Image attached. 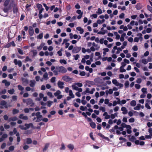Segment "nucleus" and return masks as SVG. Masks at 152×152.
I'll return each mask as SVG.
<instances>
[{
	"label": "nucleus",
	"mask_w": 152,
	"mask_h": 152,
	"mask_svg": "<svg viewBox=\"0 0 152 152\" xmlns=\"http://www.w3.org/2000/svg\"><path fill=\"white\" fill-rule=\"evenodd\" d=\"M66 72L67 70L65 67L63 66H60L56 67L55 70L53 71V72L55 75H57L58 72L64 73Z\"/></svg>",
	"instance_id": "f257e3e1"
},
{
	"label": "nucleus",
	"mask_w": 152,
	"mask_h": 152,
	"mask_svg": "<svg viewBox=\"0 0 152 152\" xmlns=\"http://www.w3.org/2000/svg\"><path fill=\"white\" fill-rule=\"evenodd\" d=\"M112 83L115 86L118 87V88H121L123 87V85L121 83H119L116 80L114 79L112 80Z\"/></svg>",
	"instance_id": "f03ea898"
},
{
	"label": "nucleus",
	"mask_w": 152,
	"mask_h": 152,
	"mask_svg": "<svg viewBox=\"0 0 152 152\" xmlns=\"http://www.w3.org/2000/svg\"><path fill=\"white\" fill-rule=\"evenodd\" d=\"M35 115L37 117V120L36 121V122H39L42 120V115L40 114V112H37L35 114Z\"/></svg>",
	"instance_id": "7ed1b4c3"
},
{
	"label": "nucleus",
	"mask_w": 152,
	"mask_h": 152,
	"mask_svg": "<svg viewBox=\"0 0 152 152\" xmlns=\"http://www.w3.org/2000/svg\"><path fill=\"white\" fill-rule=\"evenodd\" d=\"M61 93V91L59 90L57 91L56 92L54 93V95L55 96L57 97V98L58 99H60L63 97L61 95H60Z\"/></svg>",
	"instance_id": "20e7f679"
},
{
	"label": "nucleus",
	"mask_w": 152,
	"mask_h": 152,
	"mask_svg": "<svg viewBox=\"0 0 152 152\" xmlns=\"http://www.w3.org/2000/svg\"><path fill=\"white\" fill-rule=\"evenodd\" d=\"M62 78L63 80L66 82L71 81L73 79L72 78H70L67 75L63 76Z\"/></svg>",
	"instance_id": "39448f33"
},
{
	"label": "nucleus",
	"mask_w": 152,
	"mask_h": 152,
	"mask_svg": "<svg viewBox=\"0 0 152 152\" xmlns=\"http://www.w3.org/2000/svg\"><path fill=\"white\" fill-rule=\"evenodd\" d=\"M81 47H74L72 50V52L73 53H75L79 52L81 50Z\"/></svg>",
	"instance_id": "423d86ee"
},
{
	"label": "nucleus",
	"mask_w": 152,
	"mask_h": 152,
	"mask_svg": "<svg viewBox=\"0 0 152 152\" xmlns=\"http://www.w3.org/2000/svg\"><path fill=\"white\" fill-rule=\"evenodd\" d=\"M116 99L117 100V101H114L113 102V106H115L117 104L121 105V101L120 99L118 97L116 98Z\"/></svg>",
	"instance_id": "0eeeda50"
},
{
	"label": "nucleus",
	"mask_w": 152,
	"mask_h": 152,
	"mask_svg": "<svg viewBox=\"0 0 152 152\" xmlns=\"http://www.w3.org/2000/svg\"><path fill=\"white\" fill-rule=\"evenodd\" d=\"M14 63L16 65H18V66L20 67L21 66L22 63V62L20 60L18 61L17 59H15L14 60Z\"/></svg>",
	"instance_id": "6e6552de"
},
{
	"label": "nucleus",
	"mask_w": 152,
	"mask_h": 152,
	"mask_svg": "<svg viewBox=\"0 0 152 152\" xmlns=\"http://www.w3.org/2000/svg\"><path fill=\"white\" fill-rule=\"evenodd\" d=\"M28 33L30 36H32L34 34V30L33 27L29 26L28 27Z\"/></svg>",
	"instance_id": "1a4fd4ad"
},
{
	"label": "nucleus",
	"mask_w": 152,
	"mask_h": 152,
	"mask_svg": "<svg viewBox=\"0 0 152 152\" xmlns=\"http://www.w3.org/2000/svg\"><path fill=\"white\" fill-rule=\"evenodd\" d=\"M95 90L94 88H92L91 91L90 90V89L88 88H86V92L87 93H88L91 94H93L94 91H95Z\"/></svg>",
	"instance_id": "9d476101"
},
{
	"label": "nucleus",
	"mask_w": 152,
	"mask_h": 152,
	"mask_svg": "<svg viewBox=\"0 0 152 152\" xmlns=\"http://www.w3.org/2000/svg\"><path fill=\"white\" fill-rule=\"evenodd\" d=\"M58 86L60 88L63 89L64 88V83L63 82L59 81L57 83Z\"/></svg>",
	"instance_id": "9b49d317"
},
{
	"label": "nucleus",
	"mask_w": 152,
	"mask_h": 152,
	"mask_svg": "<svg viewBox=\"0 0 152 152\" xmlns=\"http://www.w3.org/2000/svg\"><path fill=\"white\" fill-rule=\"evenodd\" d=\"M121 110L122 111V113L123 114H127L128 113V111L126 108L125 107H122L121 108Z\"/></svg>",
	"instance_id": "f8f14e48"
},
{
	"label": "nucleus",
	"mask_w": 152,
	"mask_h": 152,
	"mask_svg": "<svg viewBox=\"0 0 152 152\" xmlns=\"http://www.w3.org/2000/svg\"><path fill=\"white\" fill-rule=\"evenodd\" d=\"M2 83H4L5 84V86H9L10 84V82L6 80H3L2 81Z\"/></svg>",
	"instance_id": "ddd939ff"
},
{
	"label": "nucleus",
	"mask_w": 152,
	"mask_h": 152,
	"mask_svg": "<svg viewBox=\"0 0 152 152\" xmlns=\"http://www.w3.org/2000/svg\"><path fill=\"white\" fill-rule=\"evenodd\" d=\"M19 118L20 119L26 120L28 119V117L26 115L24 116L23 114H20L19 115Z\"/></svg>",
	"instance_id": "4468645a"
},
{
	"label": "nucleus",
	"mask_w": 152,
	"mask_h": 152,
	"mask_svg": "<svg viewBox=\"0 0 152 152\" xmlns=\"http://www.w3.org/2000/svg\"><path fill=\"white\" fill-rule=\"evenodd\" d=\"M103 115L104 116V118L108 119L110 118V115L108 114L107 112H104L103 114Z\"/></svg>",
	"instance_id": "2eb2a0df"
},
{
	"label": "nucleus",
	"mask_w": 152,
	"mask_h": 152,
	"mask_svg": "<svg viewBox=\"0 0 152 152\" xmlns=\"http://www.w3.org/2000/svg\"><path fill=\"white\" fill-rule=\"evenodd\" d=\"M22 82L23 85L24 86H26L28 83V80L26 78H22Z\"/></svg>",
	"instance_id": "dca6fc26"
},
{
	"label": "nucleus",
	"mask_w": 152,
	"mask_h": 152,
	"mask_svg": "<svg viewBox=\"0 0 152 152\" xmlns=\"http://www.w3.org/2000/svg\"><path fill=\"white\" fill-rule=\"evenodd\" d=\"M13 11V13L15 14L18 12V7L17 5L15 4H14V5Z\"/></svg>",
	"instance_id": "f3484780"
},
{
	"label": "nucleus",
	"mask_w": 152,
	"mask_h": 152,
	"mask_svg": "<svg viewBox=\"0 0 152 152\" xmlns=\"http://www.w3.org/2000/svg\"><path fill=\"white\" fill-rule=\"evenodd\" d=\"M45 45V43L44 42L42 43L39 45V46H38L37 47V48L39 50H41L42 48Z\"/></svg>",
	"instance_id": "a211bd4d"
},
{
	"label": "nucleus",
	"mask_w": 152,
	"mask_h": 152,
	"mask_svg": "<svg viewBox=\"0 0 152 152\" xmlns=\"http://www.w3.org/2000/svg\"><path fill=\"white\" fill-rule=\"evenodd\" d=\"M30 83L29 84V85L31 87H34L35 84L36 83V81L34 80H31L30 81Z\"/></svg>",
	"instance_id": "6ab92c4d"
},
{
	"label": "nucleus",
	"mask_w": 152,
	"mask_h": 152,
	"mask_svg": "<svg viewBox=\"0 0 152 152\" xmlns=\"http://www.w3.org/2000/svg\"><path fill=\"white\" fill-rule=\"evenodd\" d=\"M141 108V104H138L137 105L134 107V109L136 110H140Z\"/></svg>",
	"instance_id": "aec40b11"
},
{
	"label": "nucleus",
	"mask_w": 152,
	"mask_h": 152,
	"mask_svg": "<svg viewBox=\"0 0 152 152\" xmlns=\"http://www.w3.org/2000/svg\"><path fill=\"white\" fill-rule=\"evenodd\" d=\"M23 101L24 102H26L27 103V104H29L32 102V100L31 99H26L23 100Z\"/></svg>",
	"instance_id": "412c9836"
},
{
	"label": "nucleus",
	"mask_w": 152,
	"mask_h": 152,
	"mask_svg": "<svg viewBox=\"0 0 152 152\" xmlns=\"http://www.w3.org/2000/svg\"><path fill=\"white\" fill-rule=\"evenodd\" d=\"M44 96V94L42 93H40L39 94V98H37L36 99V100L40 101L41 99L43 98Z\"/></svg>",
	"instance_id": "4be33fe9"
},
{
	"label": "nucleus",
	"mask_w": 152,
	"mask_h": 152,
	"mask_svg": "<svg viewBox=\"0 0 152 152\" xmlns=\"http://www.w3.org/2000/svg\"><path fill=\"white\" fill-rule=\"evenodd\" d=\"M69 96L71 97L72 98H75V96L73 94L72 91V90H69Z\"/></svg>",
	"instance_id": "5701e85b"
},
{
	"label": "nucleus",
	"mask_w": 152,
	"mask_h": 152,
	"mask_svg": "<svg viewBox=\"0 0 152 152\" xmlns=\"http://www.w3.org/2000/svg\"><path fill=\"white\" fill-rule=\"evenodd\" d=\"M76 29L80 31V34H82L84 32V30L80 27H77L76 28Z\"/></svg>",
	"instance_id": "b1692460"
},
{
	"label": "nucleus",
	"mask_w": 152,
	"mask_h": 152,
	"mask_svg": "<svg viewBox=\"0 0 152 152\" xmlns=\"http://www.w3.org/2000/svg\"><path fill=\"white\" fill-rule=\"evenodd\" d=\"M85 69L88 71H89L90 73H92L93 72V69L92 68H90L88 66H87L85 67Z\"/></svg>",
	"instance_id": "393cba45"
},
{
	"label": "nucleus",
	"mask_w": 152,
	"mask_h": 152,
	"mask_svg": "<svg viewBox=\"0 0 152 152\" xmlns=\"http://www.w3.org/2000/svg\"><path fill=\"white\" fill-rule=\"evenodd\" d=\"M130 105L132 107H134L136 105V102L134 100L131 101L130 103Z\"/></svg>",
	"instance_id": "a878e982"
},
{
	"label": "nucleus",
	"mask_w": 152,
	"mask_h": 152,
	"mask_svg": "<svg viewBox=\"0 0 152 152\" xmlns=\"http://www.w3.org/2000/svg\"><path fill=\"white\" fill-rule=\"evenodd\" d=\"M106 94H112L113 92V90L112 89H110L106 91Z\"/></svg>",
	"instance_id": "bb28decb"
},
{
	"label": "nucleus",
	"mask_w": 152,
	"mask_h": 152,
	"mask_svg": "<svg viewBox=\"0 0 152 152\" xmlns=\"http://www.w3.org/2000/svg\"><path fill=\"white\" fill-rule=\"evenodd\" d=\"M17 120L16 117H14L10 118L8 119V122H10L11 121H15Z\"/></svg>",
	"instance_id": "cd10ccee"
},
{
	"label": "nucleus",
	"mask_w": 152,
	"mask_h": 152,
	"mask_svg": "<svg viewBox=\"0 0 152 152\" xmlns=\"http://www.w3.org/2000/svg\"><path fill=\"white\" fill-rule=\"evenodd\" d=\"M103 54L104 55L103 56H104V55H106V53L109 52V49L108 48H104L103 49Z\"/></svg>",
	"instance_id": "c85d7f7f"
},
{
	"label": "nucleus",
	"mask_w": 152,
	"mask_h": 152,
	"mask_svg": "<svg viewBox=\"0 0 152 152\" xmlns=\"http://www.w3.org/2000/svg\"><path fill=\"white\" fill-rule=\"evenodd\" d=\"M96 13L98 15H100L102 13V9L100 8L97 9V10L96 12Z\"/></svg>",
	"instance_id": "c756f323"
},
{
	"label": "nucleus",
	"mask_w": 152,
	"mask_h": 152,
	"mask_svg": "<svg viewBox=\"0 0 152 152\" xmlns=\"http://www.w3.org/2000/svg\"><path fill=\"white\" fill-rule=\"evenodd\" d=\"M72 86L73 89L76 91H77L79 88L78 87L77 85H76L75 83L73 85H72Z\"/></svg>",
	"instance_id": "7c9ffc66"
},
{
	"label": "nucleus",
	"mask_w": 152,
	"mask_h": 152,
	"mask_svg": "<svg viewBox=\"0 0 152 152\" xmlns=\"http://www.w3.org/2000/svg\"><path fill=\"white\" fill-rule=\"evenodd\" d=\"M37 8H38L39 10H43V9H44V8L42 7V5L40 4H37Z\"/></svg>",
	"instance_id": "2f4dec72"
},
{
	"label": "nucleus",
	"mask_w": 152,
	"mask_h": 152,
	"mask_svg": "<svg viewBox=\"0 0 152 152\" xmlns=\"http://www.w3.org/2000/svg\"><path fill=\"white\" fill-rule=\"evenodd\" d=\"M67 147L71 151L74 148V145L71 144H69L67 146Z\"/></svg>",
	"instance_id": "473e14b6"
},
{
	"label": "nucleus",
	"mask_w": 152,
	"mask_h": 152,
	"mask_svg": "<svg viewBox=\"0 0 152 152\" xmlns=\"http://www.w3.org/2000/svg\"><path fill=\"white\" fill-rule=\"evenodd\" d=\"M49 144L48 143L46 144L45 145V147L43 149V152L47 150V149H48L49 146Z\"/></svg>",
	"instance_id": "72a5a7b5"
},
{
	"label": "nucleus",
	"mask_w": 152,
	"mask_h": 152,
	"mask_svg": "<svg viewBox=\"0 0 152 152\" xmlns=\"http://www.w3.org/2000/svg\"><path fill=\"white\" fill-rule=\"evenodd\" d=\"M8 93L10 94H14L15 92V90L14 89L9 90L7 91Z\"/></svg>",
	"instance_id": "f704fd0d"
},
{
	"label": "nucleus",
	"mask_w": 152,
	"mask_h": 152,
	"mask_svg": "<svg viewBox=\"0 0 152 152\" xmlns=\"http://www.w3.org/2000/svg\"><path fill=\"white\" fill-rule=\"evenodd\" d=\"M10 1V0H6L4 4V6H7L9 4Z\"/></svg>",
	"instance_id": "c9c22d12"
},
{
	"label": "nucleus",
	"mask_w": 152,
	"mask_h": 152,
	"mask_svg": "<svg viewBox=\"0 0 152 152\" xmlns=\"http://www.w3.org/2000/svg\"><path fill=\"white\" fill-rule=\"evenodd\" d=\"M141 91L144 94H146L147 93V88H142Z\"/></svg>",
	"instance_id": "e433bc0d"
},
{
	"label": "nucleus",
	"mask_w": 152,
	"mask_h": 152,
	"mask_svg": "<svg viewBox=\"0 0 152 152\" xmlns=\"http://www.w3.org/2000/svg\"><path fill=\"white\" fill-rule=\"evenodd\" d=\"M107 30H104L102 31H99L98 32V34H99L104 35L107 32Z\"/></svg>",
	"instance_id": "4c0bfd02"
},
{
	"label": "nucleus",
	"mask_w": 152,
	"mask_h": 152,
	"mask_svg": "<svg viewBox=\"0 0 152 152\" xmlns=\"http://www.w3.org/2000/svg\"><path fill=\"white\" fill-rule=\"evenodd\" d=\"M17 50H18V53L22 55H23L24 54V53H23V50L22 49H21L18 48L17 49Z\"/></svg>",
	"instance_id": "58836bf2"
},
{
	"label": "nucleus",
	"mask_w": 152,
	"mask_h": 152,
	"mask_svg": "<svg viewBox=\"0 0 152 152\" xmlns=\"http://www.w3.org/2000/svg\"><path fill=\"white\" fill-rule=\"evenodd\" d=\"M90 125L91 126L93 129H94L96 127V125L94 122H92L90 124Z\"/></svg>",
	"instance_id": "ea45409f"
},
{
	"label": "nucleus",
	"mask_w": 152,
	"mask_h": 152,
	"mask_svg": "<svg viewBox=\"0 0 152 152\" xmlns=\"http://www.w3.org/2000/svg\"><path fill=\"white\" fill-rule=\"evenodd\" d=\"M31 52L33 54V56H35L37 54V51L36 50H33L31 51Z\"/></svg>",
	"instance_id": "a19ab883"
},
{
	"label": "nucleus",
	"mask_w": 152,
	"mask_h": 152,
	"mask_svg": "<svg viewBox=\"0 0 152 152\" xmlns=\"http://www.w3.org/2000/svg\"><path fill=\"white\" fill-rule=\"evenodd\" d=\"M43 78L45 79L46 80H47L48 79V74L47 72H45L44 73V75H43Z\"/></svg>",
	"instance_id": "79ce46f5"
},
{
	"label": "nucleus",
	"mask_w": 152,
	"mask_h": 152,
	"mask_svg": "<svg viewBox=\"0 0 152 152\" xmlns=\"http://www.w3.org/2000/svg\"><path fill=\"white\" fill-rule=\"evenodd\" d=\"M43 37V33H41L40 34L38 35L37 37V38L38 39H42Z\"/></svg>",
	"instance_id": "37998d69"
},
{
	"label": "nucleus",
	"mask_w": 152,
	"mask_h": 152,
	"mask_svg": "<svg viewBox=\"0 0 152 152\" xmlns=\"http://www.w3.org/2000/svg\"><path fill=\"white\" fill-rule=\"evenodd\" d=\"M99 110H100L103 112H105L106 110L104 107L102 106L100 107L99 108Z\"/></svg>",
	"instance_id": "c03bdc74"
},
{
	"label": "nucleus",
	"mask_w": 152,
	"mask_h": 152,
	"mask_svg": "<svg viewBox=\"0 0 152 152\" xmlns=\"http://www.w3.org/2000/svg\"><path fill=\"white\" fill-rule=\"evenodd\" d=\"M117 50V51L116 52V54H118L120 53V51L122 50V49L120 48H118L117 47V48L116 49Z\"/></svg>",
	"instance_id": "a18cd8bd"
},
{
	"label": "nucleus",
	"mask_w": 152,
	"mask_h": 152,
	"mask_svg": "<svg viewBox=\"0 0 152 152\" xmlns=\"http://www.w3.org/2000/svg\"><path fill=\"white\" fill-rule=\"evenodd\" d=\"M32 142V140L30 138H28L26 139V143L27 144H30Z\"/></svg>",
	"instance_id": "49530a36"
},
{
	"label": "nucleus",
	"mask_w": 152,
	"mask_h": 152,
	"mask_svg": "<svg viewBox=\"0 0 152 152\" xmlns=\"http://www.w3.org/2000/svg\"><path fill=\"white\" fill-rule=\"evenodd\" d=\"M7 104V102L3 100L0 103V105L2 106H5Z\"/></svg>",
	"instance_id": "de8ad7c7"
},
{
	"label": "nucleus",
	"mask_w": 152,
	"mask_h": 152,
	"mask_svg": "<svg viewBox=\"0 0 152 152\" xmlns=\"http://www.w3.org/2000/svg\"><path fill=\"white\" fill-rule=\"evenodd\" d=\"M136 139V138L134 136H132L129 138L130 141L132 142H133Z\"/></svg>",
	"instance_id": "09e8293b"
},
{
	"label": "nucleus",
	"mask_w": 152,
	"mask_h": 152,
	"mask_svg": "<svg viewBox=\"0 0 152 152\" xmlns=\"http://www.w3.org/2000/svg\"><path fill=\"white\" fill-rule=\"evenodd\" d=\"M141 62L144 64H146L147 63L148 61L146 59L144 58L142 60Z\"/></svg>",
	"instance_id": "8fccbe9b"
},
{
	"label": "nucleus",
	"mask_w": 152,
	"mask_h": 152,
	"mask_svg": "<svg viewBox=\"0 0 152 152\" xmlns=\"http://www.w3.org/2000/svg\"><path fill=\"white\" fill-rule=\"evenodd\" d=\"M63 50L62 49H61L60 50L58 51L57 52V54L59 56H61L62 55V51Z\"/></svg>",
	"instance_id": "3c124183"
},
{
	"label": "nucleus",
	"mask_w": 152,
	"mask_h": 152,
	"mask_svg": "<svg viewBox=\"0 0 152 152\" xmlns=\"http://www.w3.org/2000/svg\"><path fill=\"white\" fill-rule=\"evenodd\" d=\"M124 67L121 66L120 68V71L121 72H125L126 70L124 69Z\"/></svg>",
	"instance_id": "603ef678"
},
{
	"label": "nucleus",
	"mask_w": 152,
	"mask_h": 152,
	"mask_svg": "<svg viewBox=\"0 0 152 152\" xmlns=\"http://www.w3.org/2000/svg\"><path fill=\"white\" fill-rule=\"evenodd\" d=\"M117 48V46H114L113 49L112 50V53L113 54H114L115 53V50H116Z\"/></svg>",
	"instance_id": "864d4df0"
},
{
	"label": "nucleus",
	"mask_w": 152,
	"mask_h": 152,
	"mask_svg": "<svg viewBox=\"0 0 152 152\" xmlns=\"http://www.w3.org/2000/svg\"><path fill=\"white\" fill-rule=\"evenodd\" d=\"M18 89L20 91H23L24 90V88L23 87L21 86L20 85H18Z\"/></svg>",
	"instance_id": "5fc2aeb1"
},
{
	"label": "nucleus",
	"mask_w": 152,
	"mask_h": 152,
	"mask_svg": "<svg viewBox=\"0 0 152 152\" xmlns=\"http://www.w3.org/2000/svg\"><path fill=\"white\" fill-rule=\"evenodd\" d=\"M47 103L48 106L49 107H50L52 104L53 103V102L50 101H48Z\"/></svg>",
	"instance_id": "6e6d98bb"
},
{
	"label": "nucleus",
	"mask_w": 152,
	"mask_h": 152,
	"mask_svg": "<svg viewBox=\"0 0 152 152\" xmlns=\"http://www.w3.org/2000/svg\"><path fill=\"white\" fill-rule=\"evenodd\" d=\"M132 49L134 51H137L138 50L137 46V45H134L132 47Z\"/></svg>",
	"instance_id": "4d7b16f0"
},
{
	"label": "nucleus",
	"mask_w": 152,
	"mask_h": 152,
	"mask_svg": "<svg viewBox=\"0 0 152 152\" xmlns=\"http://www.w3.org/2000/svg\"><path fill=\"white\" fill-rule=\"evenodd\" d=\"M124 85L125 86V87L126 88H127L129 87V82L128 81H126L124 83Z\"/></svg>",
	"instance_id": "13d9d810"
},
{
	"label": "nucleus",
	"mask_w": 152,
	"mask_h": 152,
	"mask_svg": "<svg viewBox=\"0 0 152 152\" xmlns=\"http://www.w3.org/2000/svg\"><path fill=\"white\" fill-rule=\"evenodd\" d=\"M60 62L61 63H63L64 64H66V61L64 59H61L60 60Z\"/></svg>",
	"instance_id": "bf43d9fd"
},
{
	"label": "nucleus",
	"mask_w": 152,
	"mask_h": 152,
	"mask_svg": "<svg viewBox=\"0 0 152 152\" xmlns=\"http://www.w3.org/2000/svg\"><path fill=\"white\" fill-rule=\"evenodd\" d=\"M76 13L79 15H83V12L80 10H78L76 11Z\"/></svg>",
	"instance_id": "052dcab7"
},
{
	"label": "nucleus",
	"mask_w": 152,
	"mask_h": 152,
	"mask_svg": "<svg viewBox=\"0 0 152 152\" xmlns=\"http://www.w3.org/2000/svg\"><path fill=\"white\" fill-rule=\"evenodd\" d=\"M19 112V110L16 109H14L13 110V113L14 114H15Z\"/></svg>",
	"instance_id": "680f3d73"
},
{
	"label": "nucleus",
	"mask_w": 152,
	"mask_h": 152,
	"mask_svg": "<svg viewBox=\"0 0 152 152\" xmlns=\"http://www.w3.org/2000/svg\"><path fill=\"white\" fill-rule=\"evenodd\" d=\"M125 16V14L124 13H121L119 16V18L120 19H123L124 18Z\"/></svg>",
	"instance_id": "e2e57ef3"
},
{
	"label": "nucleus",
	"mask_w": 152,
	"mask_h": 152,
	"mask_svg": "<svg viewBox=\"0 0 152 152\" xmlns=\"http://www.w3.org/2000/svg\"><path fill=\"white\" fill-rule=\"evenodd\" d=\"M95 55L96 56H98L99 58L101 57V54L99 52H96L95 53Z\"/></svg>",
	"instance_id": "0e129e2a"
},
{
	"label": "nucleus",
	"mask_w": 152,
	"mask_h": 152,
	"mask_svg": "<svg viewBox=\"0 0 152 152\" xmlns=\"http://www.w3.org/2000/svg\"><path fill=\"white\" fill-rule=\"evenodd\" d=\"M73 56L74 57V58L75 60H77L79 58L80 56L78 54H77L76 55H74Z\"/></svg>",
	"instance_id": "69168bd1"
},
{
	"label": "nucleus",
	"mask_w": 152,
	"mask_h": 152,
	"mask_svg": "<svg viewBox=\"0 0 152 152\" xmlns=\"http://www.w3.org/2000/svg\"><path fill=\"white\" fill-rule=\"evenodd\" d=\"M145 107L148 109L150 110L151 109V107L148 103H146L145 104Z\"/></svg>",
	"instance_id": "338daca9"
},
{
	"label": "nucleus",
	"mask_w": 152,
	"mask_h": 152,
	"mask_svg": "<svg viewBox=\"0 0 152 152\" xmlns=\"http://www.w3.org/2000/svg\"><path fill=\"white\" fill-rule=\"evenodd\" d=\"M147 8L148 10L152 13V7H151L149 5H148L147 6Z\"/></svg>",
	"instance_id": "774afa93"
}]
</instances>
